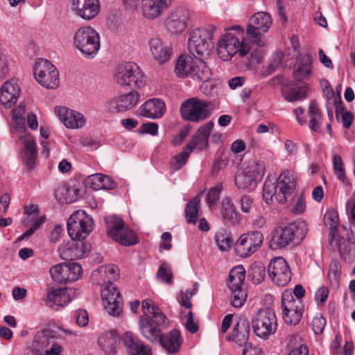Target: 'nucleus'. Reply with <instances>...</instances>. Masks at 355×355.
Listing matches in <instances>:
<instances>
[{
  "mask_svg": "<svg viewBox=\"0 0 355 355\" xmlns=\"http://www.w3.org/2000/svg\"><path fill=\"white\" fill-rule=\"evenodd\" d=\"M25 113V105L19 104L12 110V118L13 128L19 134V140L24 146L23 149L20 151V157L26 166L31 169L35 164L37 149L33 138L30 135L25 133L26 130Z\"/></svg>",
  "mask_w": 355,
  "mask_h": 355,
  "instance_id": "1",
  "label": "nucleus"
},
{
  "mask_svg": "<svg viewBox=\"0 0 355 355\" xmlns=\"http://www.w3.org/2000/svg\"><path fill=\"white\" fill-rule=\"evenodd\" d=\"M297 180L288 171L282 172L277 181L267 178L263 188V198L269 204L275 198L279 203H284L296 189Z\"/></svg>",
  "mask_w": 355,
  "mask_h": 355,
  "instance_id": "2",
  "label": "nucleus"
},
{
  "mask_svg": "<svg viewBox=\"0 0 355 355\" xmlns=\"http://www.w3.org/2000/svg\"><path fill=\"white\" fill-rule=\"evenodd\" d=\"M73 46L85 58H93L100 49L99 33L91 26L78 28L73 35Z\"/></svg>",
  "mask_w": 355,
  "mask_h": 355,
  "instance_id": "3",
  "label": "nucleus"
},
{
  "mask_svg": "<svg viewBox=\"0 0 355 355\" xmlns=\"http://www.w3.org/2000/svg\"><path fill=\"white\" fill-rule=\"evenodd\" d=\"M215 32L216 28L212 25L193 30L188 39V49L190 53L194 57L208 55Z\"/></svg>",
  "mask_w": 355,
  "mask_h": 355,
  "instance_id": "4",
  "label": "nucleus"
},
{
  "mask_svg": "<svg viewBox=\"0 0 355 355\" xmlns=\"http://www.w3.org/2000/svg\"><path fill=\"white\" fill-rule=\"evenodd\" d=\"M114 80L121 87L141 88L146 83V77L139 67L134 62H125L117 66Z\"/></svg>",
  "mask_w": 355,
  "mask_h": 355,
  "instance_id": "5",
  "label": "nucleus"
},
{
  "mask_svg": "<svg viewBox=\"0 0 355 355\" xmlns=\"http://www.w3.org/2000/svg\"><path fill=\"white\" fill-rule=\"evenodd\" d=\"M213 111L210 102L197 97L190 98L182 102L180 109L182 118L191 122H200L205 120Z\"/></svg>",
  "mask_w": 355,
  "mask_h": 355,
  "instance_id": "6",
  "label": "nucleus"
},
{
  "mask_svg": "<svg viewBox=\"0 0 355 355\" xmlns=\"http://www.w3.org/2000/svg\"><path fill=\"white\" fill-rule=\"evenodd\" d=\"M216 50L218 56L223 60L227 61L236 53H239L241 58H244L250 52V49L245 39L241 40L237 35L227 33L219 40Z\"/></svg>",
  "mask_w": 355,
  "mask_h": 355,
  "instance_id": "7",
  "label": "nucleus"
},
{
  "mask_svg": "<svg viewBox=\"0 0 355 355\" xmlns=\"http://www.w3.org/2000/svg\"><path fill=\"white\" fill-rule=\"evenodd\" d=\"M252 326L257 337L268 339L277 330V322L275 311L270 308L258 310L252 318Z\"/></svg>",
  "mask_w": 355,
  "mask_h": 355,
  "instance_id": "8",
  "label": "nucleus"
},
{
  "mask_svg": "<svg viewBox=\"0 0 355 355\" xmlns=\"http://www.w3.org/2000/svg\"><path fill=\"white\" fill-rule=\"evenodd\" d=\"M272 23L270 14L265 12H258L254 14L249 20L246 30L248 40L259 46L266 44L264 33H266Z\"/></svg>",
  "mask_w": 355,
  "mask_h": 355,
  "instance_id": "9",
  "label": "nucleus"
},
{
  "mask_svg": "<svg viewBox=\"0 0 355 355\" xmlns=\"http://www.w3.org/2000/svg\"><path fill=\"white\" fill-rule=\"evenodd\" d=\"M266 171L263 162H253L243 170L239 171L234 180L239 189L254 190L263 179Z\"/></svg>",
  "mask_w": 355,
  "mask_h": 355,
  "instance_id": "10",
  "label": "nucleus"
},
{
  "mask_svg": "<svg viewBox=\"0 0 355 355\" xmlns=\"http://www.w3.org/2000/svg\"><path fill=\"white\" fill-rule=\"evenodd\" d=\"M107 234L121 245L130 246L136 244L137 237L135 233L125 225L123 220L116 216L105 218Z\"/></svg>",
  "mask_w": 355,
  "mask_h": 355,
  "instance_id": "11",
  "label": "nucleus"
},
{
  "mask_svg": "<svg viewBox=\"0 0 355 355\" xmlns=\"http://www.w3.org/2000/svg\"><path fill=\"white\" fill-rule=\"evenodd\" d=\"M93 220L85 211H74L67 220V232L73 240L85 239L92 230Z\"/></svg>",
  "mask_w": 355,
  "mask_h": 355,
  "instance_id": "12",
  "label": "nucleus"
},
{
  "mask_svg": "<svg viewBox=\"0 0 355 355\" xmlns=\"http://www.w3.org/2000/svg\"><path fill=\"white\" fill-rule=\"evenodd\" d=\"M34 76L37 82L46 89H56L60 84L59 72L48 60L40 58L34 67Z\"/></svg>",
  "mask_w": 355,
  "mask_h": 355,
  "instance_id": "13",
  "label": "nucleus"
},
{
  "mask_svg": "<svg viewBox=\"0 0 355 355\" xmlns=\"http://www.w3.org/2000/svg\"><path fill=\"white\" fill-rule=\"evenodd\" d=\"M245 278V270L243 266L233 268L229 274L227 286L232 291V305L236 308L242 306L246 300L247 294L243 288Z\"/></svg>",
  "mask_w": 355,
  "mask_h": 355,
  "instance_id": "14",
  "label": "nucleus"
},
{
  "mask_svg": "<svg viewBox=\"0 0 355 355\" xmlns=\"http://www.w3.org/2000/svg\"><path fill=\"white\" fill-rule=\"evenodd\" d=\"M263 241V235L259 231L243 234L235 243V252L240 257H249L261 248Z\"/></svg>",
  "mask_w": 355,
  "mask_h": 355,
  "instance_id": "15",
  "label": "nucleus"
},
{
  "mask_svg": "<svg viewBox=\"0 0 355 355\" xmlns=\"http://www.w3.org/2000/svg\"><path fill=\"white\" fill-rule=\"evenodd\" d=\"M282 310L284 321L289 325H296L303 313L302 300L295 299L289 291H284L282 295Z\"/></svg>",
  "mask_w": 355,
  "mask_h": 355,
  "instance_id": "16",
  "label": "nucleus"
},
{
  "mask_svg": "<svg viewBox=\"0 0 355 355\" xmlns=\"http://www.w3.org/2000/svg\"><path fill=\"white\" fill-rule=\"evenodd\" d=\"M82 272L81 266L76 263H58L52 266L49 270L53 280L62 284L78 280Z\"/></svg>",
  "mask_w": 355,
  "mask_h": 355,
  "instance_id": "17",
  "label": "nucleus"
},
{
  "mask_svg": "<svg viewBox=\"0 0 355 355\" xmlns=\"http://www.w3.org/2000/svg\"><path fill=\"white\" fill-rule=\"evenodd\" d=\"M268 275L278 286H285L291 279V272L286 261L281 257L270 261L268 266Z\"/></svg>",
  "mask_w": 355,
  "mask_h": 355,
  "instance_id": "18",
  "label": "nucleus"
},
{
  "mask_svg": "<svg viewBox=\"0 0 355 355\" xmlns=\"http://www.w3.org/2000/svg\"><path fill=\"white\" fill-rule=\"evenodd\" d=\"M101 297L103 305L111 315H119L122 311V298L113 284L102 287Z\"/></svg>",
  "mask_w": 355,
  "mask_h": 355,
  "instance_id": "19",
  "label": "nucleus"
},
{
  "mask_svg": "<svg viewBox=\"0 0 355 355\" xmlns=\"http://www.w3.org/2000/svg\"><path fill=\"white\" fill-rule=\"evenodd\" d=\"M54 112L60 121L67 128L80 129L86 124L85 116L76 110L64 106H57Z\"/></svg>",
  "mask_w": 355,
  "mask_h": 355,
  "instance_id": "20",
  "label": "nucleus"
},
{
  "mask_svg": "<svg viewBox=\"0 0 355 355\" xmlns=\"http://www.w3.org/2000/svg\"><path fill=\"white\" fill-rule=\"evenodd\" d=\"M297 228L295 225L278 227L271 232L270 246L272 249H282L289 245L295 239Z\"/></svg>",
  "mask_w": 355,
  "mask_h": 355,
  "instance_id": "21",
  "label": "nucleus"
},
{
  "mask_svg": "<svg viewBox=\"0 0 355 355\" xmlns=\"http://www.w3.org/2000/svg\"><path fill=\"white\" fill-rule=\"evenodd\" d=\"M71 8L76 16L89 21L98 14L100 3L98 0H71Z\"/></svg>",
  "mask_w": 355,
  "mask_h": 355,
  "instance_id": "22",
  "label": "nucleus"
},
{
  "mask_svg": "<svg viewBox=\"0 0 355 355\" xmlns=\"http://www.w3.org/2000/svg\"><path fill=\"white\" fill-rule=\"evenodd\" d=\"M190 16L189 10L184 8H178L173 10L166 21L168 31L173 34H180L188 27Z\"/></svg>",
  "mask_w": 355,
  "mask_h": 355,
  "instance_id": "23",
  "label": "nucleus"
},
{
  "mask_svg": "<svg viewBox=\"0 0 355 355\" xmlns=\"http://www.w3.org/2000/svg\"><path fill=\"white\" fill-rule=\"evenodd\" d=\"M148 47L153 59L159 64L168 62L172 54L171 44L159 37H153L148 41Z\"/></svg>",
  "mask_w": 355,
  "mask_h": 355,
  "instance_id": "24",
  "label": "nucleus"
},
{
  "mask_svg": "<svg viewBox=\"0 0 355 355\" xmlns=\"http://www.w3.org/2000/svg\"><path fill=\"white\" fill-rule=\"evenodd\" d=\"M121 340L126 352L131 355H153L151 348L140 340L131 331L125 332Z\"/></svg>",
  "mask_w": 355,
  "mask_h": 355,
  "instance_id": "25",
  "label": "nucleus"
},
{
  "mask_svg": "<svg viewBox=\"0 0 355 355\" xmlns=\"http://www.w3.org/2000/svg\"><path fill=\"white\" fill-rule=\"evenodd\" d=\"M20 88L17 80L11 79L0 87V103L6 109L11 108L17 102Z\"/></svg>",
  "mask_w": 355,
  "mask_h": 355,
  "instance_id": "26",
  "label": "nucleus"
},
{
  "mask_svg": "<svg viewBox=\"0 0 355 355\" xmlns=\"http://www.w3.org/2000/svg\"><path fill=\"white\" fill-rule=\"evenodd\" d=\"M140 98V94L132 91L125 94L120 95L108 102L109 107L118 112L130 110L135 107Z\"/></svg>",
  "mask_w": 355,
  "mask_h": 355,
  "instance_id": "27",
  "label": "nucleus"
},
{
  "mask_svg": "<svg viewBox=\"0 0 355 355\" xmlns=\"http://www.w3.org/2000/svg\"><path fill=\"white\" fill-rule=\"evenodd\" d=\"M24 213L26 215V218L22 222L23 225L28 226L30 223H32V225L28 230L18 238L19 241L32 235L44 221V217L39 216V210L37 205H31L26 206L24 207Z\"/></svg>",
  "mask_w": 355,
  "mask_h": 355,
  "instance_id": "28",
  "label": "nucleus"
},
{
  "mask_svg": "<svg viewBox=\"0 0 355 355\" xmlns=\"http://www.w3.org/2000/svg\"><path fill=\"white\" fill-rule=\"evenodd\" d=\"M55 340L56 336L53 331L44 329L37 331L31 347L36 353L40 354L46 352V349H49V348H53V345H58Z\"/></svg>",
  "mask_w": 355,
  "mask_h": 355,
  "instance_id": "29",
  "label": "nucleus"
},
{
  "mask_svg": "<svg viewBox=\"0 0 355 355\" xmlns=\"http://www.w3.org/2000/svg\"><path fill=\"white\" fill-rule=\"evenodd\" d=\"M213 128L214 123L212 121H208L201 125L196 131L191 142L185 146L187 149L191 153L194 149L201 150L206 148L208 144L209 136Z\"/></svg>",
  "mask_w": 355,
  "mask_h": 355,
  "instance_id": "30",
  "label": "nucleus"
},
{
  "mask_svg": "<svg viewBox=\"0 0 355 355\" xmlns=\"http://www.w3.org/2000/svg\"><path fill=\"white\" fill-rule=\"evenodd\" d=\"M93 281L102 287L112 284L119 277V268L114 265L101 266L92 273Z\"/></svg>",
  "mask_w": 355,
  "mask_h": 355,
  "instance_id": "31",
  "label": "nucleus"
},
{
  "mask_svg": "<svg viewBox=\"0 0 355 355\" xmlns=\"http://www.w3.org/2000/svg\"><path fill=\"white\" fill-rule=\"evenodd\" d=\"M203 58L204 57H195V64L193 67L191 77L193 79H196L203 83V85L201 87L202 92L205 94L209 95L210 90L207 89V84L211 78V71L204 61Z\"/></svg>",
  "mask_w": 355,
  "mask_h": 355,
  "instance_id": "32",
  "label": "nucleus"
},
{
  "mask_svg": "<svg viewBox=\"0 0 355 355\" xmlns=\"http://www.w3.org/2000/svg\"><path fill=\"white\" fill-rule=\"evenodd\" d=\"M139 111L146 118L160 119L166 112L165 103L159 98H150L140 106Z\"/></svg>",
  "mask_w": 355,
  "mask_h": 355,
  "instance_id": "33",
  "label": "nucleus"
},
{
  "mask_svg": "<svg viewBox=\"0 0 355 355\" xmlns=\"http://www.w3.org/2000/svg\"><path fill=\"white\" fill-rule=\"evenodd\" d=\"M142 311L146 317L144 319H148L154 325L158 327L165 325L166 318L160 309L150 299H146L141 303Z\"/></svg>",
  "mask_w": 355,
  "mask_h": 355,
  "instance_id": "34",
  "label": "nucleus"
},
{
  "mask_svg": "<svg viewBox=\"0 0 355 355\" xmlns=\"http://www.w3.org/2000/svg\"><path fill=\"white\" fill-rule=\"evenodd\" d=\"M90 250L91 245L87 242H78L73 245L68 243L60 248L62 257L71 259L87 257Z\"/></svg>",
  "mask_w": 355,
  "mask_h": 355,
  "instance_id": "35",
  "label": "nucleus"
},
{
  "mask_svg": "<svg viewBox=\"0 0 355 355\" xmlns=\"http://www.w3.org/2000/svg\"><path fill=\"white\" fill-rule=\"evenodd\" d=\"M220 214L222 220L225 223L234 226L239 225L240 223V216L232 200L228 197L224 198L221 201Z\"/></svg>",
  "mask_w": 355,
  "mask_h": 355,
  "instance_id": "36",
  "label": "nucleus"
},
{
  "mask_svg": "<svg viewBox=\"0 0 355 355\" xmlns=\"http://www.w3.org/2000/svg\"><path fill=\"white\" fill-rule=\"evenodd\" d=\"M171 0H142V12L145 17L155 19L171 3Z\"/></svg>",
  "mask_w": 355,
  "mask_h": 355,
  "instance_id": "37",
  "label": "nucleus"
},
{
  "mask_svg": "<svg viewBox=\"0 0 355 355\" xmlns=\"http://www.w3.org/2000/svg\"><path fill=\"white\" fill-rule=\"evenodd\" d=\"M73 289L57 288L52 290L46 296V304L50 307L55 306H64L71 300Z\"/></svg>",
  "mask_w": 355,
  "mask_h": 355,
  "instance_id": "38",
  "label": "nucleus"
},
{
  "mask_svg": "<svg viewBox=\"0 0 355 355\" xmlns=\"http://www.w3.org/2000/svg\"><path fill=\"white\" fill-rule=\"evenodd\" d=\"M182 341L180 331L173 329L168 334L162 335L158 343L168 353L175 354L179 351Z\"/></svg>",
  "mask_w": 355,
  "mask_h": 355,
  "instance_id": "39",
  "label": "nucleus"
},
{
  "mask_svg": "<svg viewBox=\"0 0 355 355\" xmlns=\"http://www.w3.org/2000/svg\"><path fill=\"white\" fill-rule=\"evenodd\" d=\"M85 184L96 191L100 189L110 190L116 187V184L110 177L100 173L88 176L85 180Z\"/></svg>",
  "mask_w": 355,
  "mask_h": 355,
  "instance_id": "40",
  "label": "nucleus"
},
{
  "mask_svg": "<svg viewBox=\"0 0 355 355\" xmlns=\"http://www.w3.org/2000/svg\"><path fill=\"white\" fill-rule=\"evenodd\" d=\"M139 328L142 336L152 343H157L162 336L160 329L153 325L148 319L141 318Z\"/></svg>",
  "mask_w": 355,
  "mask_h": 355,
  "instance_id": "41",
  "label": "nucleus"
},
{
  "mask_svg": "<svg viewBox=\"0 0 355 355\" xmlns=\"http://www.w3.org/2000/svg\"><path fill=\"white\" fill-rule=\"evenodd\" d=\"M250 326L245 320H240L234 326L232 334L228 339L240 346L245 345L249 338Z\"/></svg>",
  "mask_w": 355,
  "mask_h": 355,
  "instance_id": "42",
  "label": "nucleus"
},
{
  "mask_svg": "<svg viewBox=\"0 0 355 355\" xmlns=\"http://www.w3.org/2000/svg\"><path fill=\"white\" fill-rule=\"evenodd\" d=\"M119 336L115 331L105 333L99 337L98 343L106 354H114L119 345Z\"/></svg>",
  "mask_w": 355,
  "mask_h": 355,
  "instance_id": "43",
  "label": "nucleus"
},
{
  "mask_svg": "<svg viewBox=\"0 0 355 355\" xmlns=\"http://www.w3.org/2000/svg\"><path fill=\"white\" fill-rule=\"evenodd\" d=\"M194 64L195 58L189 55H182L177 60L175 73L179 78H184L189 75L191 76Z\"/></svg>",
  "mask_w": 355,
  "mask_h": 355,
  "instance_id": "44",
  "label": "nucleus"
},
{
  "mask_svg": "<svg viewBox=\"0 0 355 355\" xmlns=\"http://www.w3.org/2000/svg\"><path fill=\"white\" fill-rule=\"evenodd\" d=\"M80 191L74 187L60 186L55 191V196L60 203L69 204L75 202Z\"/></svg>",
  "mask_w": 355,
  "mask_h": 355,
  "instance_id": "45",
  "label": "nucleus"
},
{
  "mask_svg": "<svg viewBox=\"0 0 355 355\" xmlns=\"http://www.w3.org/2000/svg\"><path fill=\"white\" fill-rule=\"evenodd\" d=\"M309 127L312 131L318 132L320 129L322 114L315 102H311L309 107Z\"/></svg>",
  "mask_w": 355,
  "mask_h": 355,
  "instance_id": "46",
  "label": "nucleus"
},
{
  "mask_svg": "<svg viewBox=\"0 0 355 355\" xmlns=\"http://www.w3.org/2000/svg\"><path fill=\"white\" fill-rule=\"evenodd\" d=\"M311 58L309 55L303 56L297 62L294 71V77L297 81H302L311 73Z\"/></svg>",
  "mask_w": 355,
  "mask_h": 355,
  "instance_id": "47",
  "label": "nucleus"
},
{
  "mask_svg": "<svg viewBox=\"0 0 355 355\" xmlns=\"http://www.w3.org/2000/svg\"><path fill=\"white\" fill-rule=\"evenodd\" d=\"M200 201V197L196 196L187 204L184 211L187 223L194 224L197 222Z\"/></svg>",
  "mask_w": 355,
  "mask_h": 355,
  "instance_id": "48",
  "label": "nucleus"
},
{
  "mask_svg": "<svg viewBox=\"0 0 355 355\" xmlns=\"http://www.w3.org/2000/svg\"><path fill=\"white\" fill-rule=\"evenodd\" d=\"M332 162L334 171L337 178L340 180L345 186L349 185V182L345 175V170L341 157L339 155L334 154L333 155Z\"/></svg>",
  "mask_w": 355,
  "mask_h": 355,
  "instance_id": "49",
  "label": "nucleus"
},
{
  "mask_svg": "<svg viewBox=\"0 0 355 355\" xmlns=\"http://www.w3.org/2000/svg\"><path fill=\"white\" fill-rule=\"evenodd\" d=\"M324 223L329 227V234L334 237L338 231V214L334 209H329L324 216Z\"/></svg>",
  "mask_w": 355,
  "mask_h": 355,
  "instance_id": "50",
  "label": "nucleus"
},
{
  "mask_svg": "<svg viewBox=\"0 0 355 355\" xmlns=\"http://www.w3.org/2000/svg\"><path fill=\"white\" fill-rule=\"evenodd\" d=\"M246 148L245 143L241 139L235 140L231 145L230 150L234 155V158L232 159V164L239 166L243 161V155L241 154Z\"/></svg>",
  "mask_w": 355,
  "mask_h": 355,
  "instance_id": "51",
  "label": "nucleus"
},
{
  "mask_svg": "<svg viewBox=\"0 0 355 355\" xmlns=\"http://www.w3.org/2000/svg\"><path fill=\"white\" fill-rule=\"evenodd\" d=\"M215 242L220 251L227 252L231 248L232 238L228 232L220 231L215 234Z\"/></svg>",
  "mask_w": 355,
  "mask_h": 355,
  "instance_id": "52",
  "label": "nucleus"
},
{
  "mask_svg": "<svg viewBox=\"0 0 355 355\" xmlns=\"http://www.w3.org/2000/svg\"><path fill=\"white\" fill-rule=\"evenodd\" d=\"M248 273L254 284H260L266 277L265 267L261 263H255L250 266Z\"/></svg>",
  "mask_w": 355,
  "mask_h": 355,
  "instance_id": "53",
  "label": "nucleus"
},
{
  "mask_svg": "<svg viewBox=\"0 0 355 355\" xmlns=\"http://www.w3.org/2000/svg\"><path fill=\"white\" fill-rule=\"evenodd\" d=\"M336 104V117L340 118L342 121L343 125L345 128H349L353 121V115L350 112H345L344 107L343 106L342 102L339 103L335 102Z\"/></svg>",
  "mask_w": 355,
  "mask_h": 355,
  "instance_id": "54",
  "label": "nucleus"
},
{
  "mask_svg": "<svg viewBox=\"0 0 355 355\" xmlns=\"http://www.w3.org/2000/svg\"><path fill=\"white\" fill-rule=\"evenodd\" d=\"M340 265L338 261L333 260L329 264L328 278L330 284L336 286L340 279Z\"/></svg>",
  "mask_w": 355,
  "mask_h": 355,
  "instance_id": "55",
  "label": "nucleus"
},
{
  "mask_svg": "<svg viewBox=\"0 0 355 355\" xmlns=\"http://www.w3.org/2000/svg\"><path fill=\"white\" fill-rule=\"evenodd\" d=\"M191 152L184 147V150L173 157L171 161V167L174 171L180 169L187 162Z\"/></svg>",
  "mask_w": 355,
  "mask_h": 355,
  "instance_id": "56",
  "label": "nucleus"
},
{
  "mask_svg": "<svg viewBox=\"0 0 355 355\" xmlns=\"http://www.w3.org/2000/svg\"><path fill=\"white\" fill-rule=\"evenodd\" d=\"M157 278L168 284H171L173 282V274L171 268L166 263H162L157 272Z\"/></svg>",
  "mask_w": 355,
  "mask_h": 355,
  "instance_id": "57",
  "label": "nucleus"
},
{
  "mask_svg": "<svg viewBox=\"0 0 355 355\" xmlns=\"http://www.w3.org/2000/svg\"><path fill=\"white\" fill-rule=\"evenodd\" d=\"M306 96V90L303 87L295 88L285 93V98L289 102L302 100Z\"/></svg>",
  "mask_w": 355,
  "mask_h": 355,
  "instance_id": "58",
  "label": "nucleus"
},
{
  "mask_svg": "<svg viewBox=\"0 0 355 355\" xmlns=\"http://www.w3.org/2000/svg\"><path fill=\"white\" fill-rule=\"evenodd\" d=\"M182 322L187 330L191 334H194L198 331V325L194 321L192 311H189L186 315H182Z\"/></svg>",
  "mask_w": 355,
  "mask_h": 355,
  "instance_id": "59",
  "label": "nucleus"
},
{
  "mask_svg": "<svg viewBox=\"0 0 355 355\" xmlns=\"http://www.w3.org/2000/svg\"><path fill=\"white\" fill-rule=\"evenodd\" d=\"M311 325L315 334H320L324 329L326 320L322 315H318L313 318Z\"/></svg>",
  "mask_w": 355,
  "mask_h": 355,
  "instance_id": "60",
  "label": "nucleus"
},
{
  "mask_svg": "<svg viewBox=\"0 0 355 355\" xmlns=\"http://www.w3.org/2000/svg\"><path fill=\"white\" fill-rule=\"evenodd\" d=\"M222 189L223 187L221 184H218L209 189L207 196V203L209 206L215 205L216 204Z\"/></svg>",
  "mask_w": 355,
  "mask_h": 355,
  "instance_id": "61",
  "label": "nucleus"
},
{
  "mask_svg": "<svg viewBox=\"0 0 355 355\" xmlns=\"http://www.w3.org/2000/svg\"><path fill=\"white\" fill-rule=\"evenodd\" d=\"M193 295L194 292L189 289L186 290L184 292L182 291L178 297L180 304L187 309H191L192 306L191 298Z\"/></svg>",
  "mask_w": 355,
  "mask_h": 355,
  "instance_id": "62",
  "label": "nucleus"
},
{
  "mask_svg": "<svg viewBox=\"0 0 355 355\" xmlns=\"http://www.w3.org/2000/svg\"><path fill=\"white\" fill-rule=\"evenodd\" d=\"M329 289L325 286L320 287L315 295V300L318 306H323L329 295Z\"/></svg>",
  "mask_w": 355,
  "mask_h": 355,
  "instance_id": "63",
  "label": "nucleus"
},
{
  "mask_svg": "<svg viewBox=\"0 0 355 355\" xmlns=\"http://www.w3.org/2000/svg\"><path fill=\"white\" fill-rule=\"evenodd\" d=\"M158 128L159 126L156 123L148 122L141 125V132L156 136L158 134Z\"/></svg>",
  "mask_w": 355,
  "mask_h": 355,
  "instance_id": "64",
  "label": "nucleus"
}]
</instances>
